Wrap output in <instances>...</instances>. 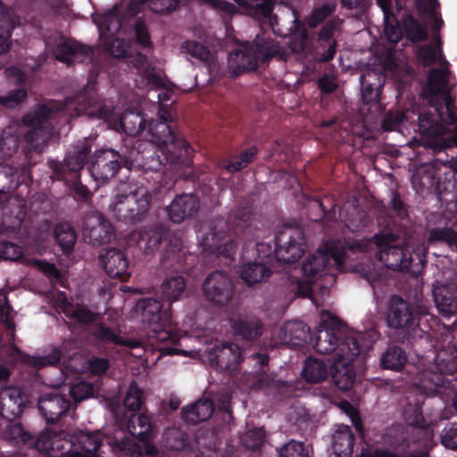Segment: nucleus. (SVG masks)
Here are the masks:
<instances>
[{
	"instance_id": "f257e3e1",
	"label": "nucleus",
	"mask_w": 457,
	"mask_h": 457,
	"mask_svg": "<svg viewBox=\"0 0 457 457\" xmlns=\"http://www.w3.org/2000/svg\"><path fill=\"white\" fill-rule=\"evenodd\" d=\"M448 77V70L445 65L432 71L424 90L426 98L435 105L440 122L432 114L421 113L419 116L420 129L423 133L435 137L449 134L442 147H450L457 144V111L449 96Z\"/></svg>"
},
{
	"instance_id": "f03ea898",
	"label": "nucleus",
	"mask_w": 457,
	"mask_h": 457,
	"mask_svg": "<svg viewBox=\"0 0 457 457\" xmlns=\"http://www.w3.org/2000/svg\"><path fill=\"white\" fill-rule=\"evenodd\" d=\"M102 442L99 431H78L70 436L48 429L38 436L35 447L50 457H95Z\"/></svg>"
},
{
	"instance_id": "7ed1b4c3",
	"label": "nucleus",
	"mask_w": 457,
	"mask_h": 457,
	"mask_svg": "<svg viewBox=\"0 0 457 457\" xmlns=\"http://www.w3.org/2000/svg\"><path fill=\"white\" fill-rule=\"evenodd\" d=\"M349 249L368 254L374 252L378 260L392 270H408L414 261L402 248L400 239L391 233L377 234L370 240L354 242L349 245Z\"/></svg>"
},
{
	"instance_id": "20e7f679",
	"label": "nucleus",
	"mask_w": 457,
	"mask_h": 457,
	"mask_svg": "<svg viewBox=\"0 0 457 457\" xmlns=\"http://www.w3.org/2000/svg\"><path fill=\"white\" fill-rule=\"evenodd\" d=\"M372 345L368 334H355L348 337L338 348L337 357L332 368L333 379L341 390H348L354 383V370L352 366L356 358Z\"/></svg>"
},
{
	"instance_id": "39448f33",
	"label": "nucleus",
	"mask_w": 457,
	"mask_h": 457,
	"mask_svg": "<svg viewBox=\"0 0 457 457\" xmlns=\"http://www.w3.org/2000/svg\"><path fill=\"white\" fill-rule=\"evenodd\" d=\"M132 316L139 320L149 329L151 337H156L158 342L170 341L179 343L187 337V333L162 329L163 323L170 318L169 311L162 310L160 301L153 298L139 300L132 310Z\"/></svg>"
},
{
	"instance_id": "423d86ee",
	"label": "nucleus",
	"mask_w": 457,
	"mask_h": 457,
	"mask_svg": "<svg viewBox=\"0 0 457 457\" xmlns=\"http://www.w3.org/2000/svg\"><path fill=\"white\" fill-rule=\"evenodd\" d=\"M254 46L245 43L234 49L228 58V66L234 75L257 68L260 61L276 56L279 54V46L270 37L258 35Z\"/></svg>"
},
{
	"instance_id": "0eeeda50",
	"label": "nucleus",
	"mask_w": 457,
	"mask_h": 457,
	"mask_svg": "<svg viewBox=\"0 0 457 457\" xmlns=\"http://www.w3.org/2000/svg\"><path fill=\"white\" fill-rule=\"evenodd\" d=\"M161 121L149 124V133L153 141L161 148L168 162H174L182 153L187 152L188 145L181 138L173 135L170 127L166 123L172 120L170 111L164 107L159 109Z\"/></svg>"
},
{
	"instance_id": "6e6552de",
	"label": "nucleus",
	"mask_w": 457,
	"mask_h": 457,
	"mask_svg": "<svg viewBox=\"0 0 457 457\" xmlns=\"http://www.w3.org/2000/svg\"><path fill=\"white\" fill-rule=\"evenodd\" d=\"M355 334L361 333L348 331L347 328L337 317L327 311H322L320 313V323L315 339V349L317 352L323 354L336 352V359L341 343L345 341L348 337Z\"/></svg>"
},
{
	"instance_id": "1a4fd4ad",
	"label": "nucleus",
	"mask_w": 457,
	"mask_h": 457,
	"mask_svg": "<svg viewBox=\"0 0 457 457\" xmlns=\"http://www.w3.org/2000/svg\"><path fill=\"white\" fill-rule=\"evenodd\" d=\"M306 248L304 234L298 227L284 226L276 235V255L281 262L298 261Z\"/></svg>"
},
{
	"instance_id": "9d476101",
	"label": "nucleus",
	"mask_w": 457,
	"mask_h": 457,
	"mask_svg": "<svg viewBox=\"0 0 457 457\" xmlns=\"http://www.w3.org/2000/svg\"><path fill=\"white\" fill-rule=\"evenodd\" d=\"M227 228L224 220L201 225L198 234L199 244L203 250L222 255L230 254L235 248V244L228 234Z\"/></svg>"
},
{
	"instance_id": "9b49d317",
	"label": "nucleus",
	"mask_w": 457,
	"mask_h": 457,
	"mask_svg": "<svg viewBox=\"0 0 457 457\" xmlns=\"http://www.w3.org/2000/svg\"><path fill=\"white\" fill-rule=\"evenodd\" d=\"M345 251L340 242H328L303 264V271L306 277H312L323 271L330 259L338 270H343Z\"/></svg>"
},
{
	"instance_id": "f8f14e48",
	"label": "nucleus",
	"mask_w": 457,
	"mask_h": 457,
	"mask_svg": "<svg viewBox=\"0 0 457 457\" xmlns=\"http://www.w3.org/2000/svg\"><path fill=\"white\" fill-rule=\"evenodd\" d=\"M122 161V156L117 151L100 149L92 155L88 170L96 181L104 183L117 174Z\"/></svg>"
},
{
	"instance_id": "ddd939ff",
	"label": "nucleus",
	"mask_w": 457,
	"mask_h": 457,
	"mask_svg": "<svg viewBox=\"0 0 457 457\" xmlns=\"http://www.w3.org/2000/svg\"><path fill=\"white\" fill-rule=\"evenodd\" d=\"M204 298L217 306L228 304L235 294L231 278L225 273L215 271L211 273L203 283Z\"/></svg>"
},
{
	"instance_id": "4468645a",
	"label": "nucleus",
	"mask_w": 457,
	"mask_h": 457,
	"mask_svg": "<svg viewBox=\"0 0 457 457\" xmlns=\"http://www.w3.org/2000/svg\"><path fill=\"white\" fill-rule=\"evenodd\" d=\"M50 112L51 108L43 105L23 118L24 123L31 129L26 133L25 139L35 151H42L49 138V131L44 124L50 116Z\"/></svg>"
},
{
	"instance_id": "2eb2a0df",
	"label": "nucleus",
	"mask_w": 457,
	"mask_h": 457,
	"mask_svg": "<svg viewBox=\"0 0 457 457\" xmlns=\"http://www.w3.org/2000/svg\"><path fill=\"white\" fill-rule=\"evenodd\" d=\"M205 353L209 364L220 370H236L241 361L240 348L235 344H216L208 347Z\"/></svg>"
},
{
	"instance_id": "dca6fc26",
	"label": "nucleus",
	"mask_w": 457,
	"mask_h": 457,
	"mask_svg": "<svg viewBox=\"0 0 457 457\" xmlns=\"http://www.w3.org/2000/svg\"><path fill=\"white\" fill-rule=\"evenodd\" d=\"M46 47L49 49L55 58L62 62L70 64L74 62H84L91 59L93 51L90 47L82 46L81 44L58 37L54 44L48 41Z\"/></svg>"
},
{
	"instance_id": "f3484780",
	"label": "nucleus",
	"mask_w": 457,
	"mask_h": 457,
	"mask_svg": "<svg viewBox=\"0 0 457 457\" xmlns=\"http://www.w3.org/2000/svg\"><path fill=\"white\" fill-rule=\"evenodd\" d=\"M451 281L437 280L434 285V302L438 312L445 317H451L457 313V278L450 271Z\"/></svg>"
},
{
	"instance_id": "a211bd4d",
	"label": "nucleus",
	"mask_w": 457,
	"mask_h": 457,
	"mask_svg": "<svg viewBox=\"0 0 457 457\" xmlns=\"http://www.w3.org/2000/svg\"><path fill=\"white\" fill-rule=\"evenodd\" d=\"M112 227L98 212H89L83 220V237L89 244L100 245L111 241Z\"/></svg>"
},
{
	"instance_id": "6ab92c4d",
	"label": "nucleus",
	"mask_w": 457,
	"mask_h": 457,
	"mask_svg": "<svg viewBox=\"0 0 457 457\" xmlns=\"http://www.w3.org/2000/svg\"><path fill=\"white\" fill-rule=\"evenodd\" d=\"M387 323L396 329L409 331L416 326V317L411 305L398 296H392L388 303Z\"/></svg>"
},
{
	"instance_id": "aec40b11",
	"label": "nucleus",
	"mask_w": 457,
	"mask_h": 457,
	"mask_svg": "<svg viewBox=\"0 0 457 457\" xmlns=\"http://www.w3.org/2000/svg\"><path fill=\"white\" fill-rule=\"evenodd\" d=\"M199 208L196 197L192 194H182L176 196L167 207L169 219L175 223H180L194 217Z\"/></svg>"
},
{
	"instance_id": "412c9836",
	"label": "nucleus",
	"mask_w": 457,
	"mask_h": 457,
	"mask_svg": "<svg viewBox=\"0 0 457 457\" xmlns=\"http://www.w3.org/2000/svg\"><path fill=\"white\" fill-rule=\"evenodd\" d=\"M1 416L12 420L19 417L27 403L25 395L18 387H7L0 392Z\"/></svg>"
},
{
	"instance_id": "4be33fe9",
	"label": "nucleus",
	"mask_w": 457,
	"mask_h": 457,
	"mask_svg": "<svg viewBox=\"0 0 457 457\" xmlns=\"http://www.w3.org/2000/svg\"><path fill=\"white\" fill-rule=\"evenodd\" d=\"M129 208L124 209L129 215L128 220L136 221L141 220L149 211L152 203V195L144 187L133 184V192L129 194Z\"/></svg>"
},
{
	"instance_id": "5701e85b",
	"label": "nucleus",
	"mask_w": 457,
	"mask_h": 457,
	"mask_svg": "<svg viewBox=\"0 0 457 457\" xmlns=\"http://www.w3.org/2000/svg\"><path fill=\"white\" fill-rule=\"evenodd\" d=\"M100 260L110 277L125 278L129 276V261L122 251L116 248L107 249L100 256Z\"/></svg>"
},
{
	"instance_id": "b1692460",
	"label": "nucleus",
	"mask_w": 457,
	"mask_h": 457,
	"mask_svg": "<svg viewBox=\"0 0 457 457\" xmlns=\"http://www.w3.org/2000/svg\"><path fill=\"white\" fill-rule=\"evenodd\" d=\"M309 336V329L300 321H287L274 333L276 343L298 346L304 343Z\"/></svg>"
},
{
	"instance_id": "393cba45",
	"label": "nucleus",
	"mask_w": 457,
	"mask_h": 457,
	"mask_svg": "<svg viewBox=\"0 0 457 457\" xmlns=\"http://www.w3.org/2000/svg\"><path fill=\"white\" fill-rule=\"evenodd\" d=\"M69 406V401L56 393L43 395L38 400V410L47 422L57 421Z\"/></svg>"
},
{
	"instance_id": "a878e982",
	"label": "nucleus",
	"mask_w": 457,
	"mask_h": 457,
	"mask_svg": "<svg viewBox=\"0 0 457 457\" xmlns=\"http://www.w3.org/2000/svg\"><path fill=\"white\" fill-rule=\"evenodd\" d=\"M353 452V435L348 426L341 425L333 435L329 457H351Z\"/></svg>"
},
{
	"instance_id": "bb28decb",
	"label": "nucleus",
	"mask_w": 457,
	"mask_h": 457,
	"mask_svg": "<svg viewBox=\"0 0 457 457\" xmlns=\"http://www.w3.org/2000/svg\"><path fill=\"white\" fill-rule=\"evenodd\" d=\"M383 81L382 74L373 70L361 76V83L362 85L361 98L363 102L366 104L378 103Z\"/></svg>"
},
{
	"instance_id": "cd10ccee",
	"label": "nucleus",
	"mask_w": 457,
	"mask_h": 457,
	"mask_svg": "<svg viewBox=\"0 0 457 457\" xmlns=\"http://www.w3.org/2000/svg\"><path fill=\"white\" fill-rule=\"evenodd\" d=\"M241 9L242 12L269 20L270 26L273 28L276 23V18L272 16V7L270 0H235Z\"/></svg>"
},
{
	"instance_id": "c85d7f7f",
	"label": "nucleus",
	"mask_w": 457,
	"mask_h": 457,
	"mask_svg": "<svg viewBox=\"0 0 457 457\" xmlns=\"http://www.w3.org/2000/svg\"><path fill=\"white\" fill-rule=\"evenodd\" d=\"M340 219L352 231L360 230L368 223L365 212L355 205L354 200L348 201L343 205Z\"/></svg>"
},
{
	"instance_id": "c756f323",
	"label": "nucleus",
	"mask_w": 457,
	"mask_h": 457,
	"mask_svg": "<svg viewBox=\"0 0 457 457\" xmlns=\"http://www.w3.org/2000/svg\"><path fill=\"white\" fill-rule=\"evenodd\" d=\"M132 192L133 183L131 182H121L115 189L110 210L120 220H128L129 215H126L123 210L129 208V194L131 195Z\"/></svg>"
},
{
	"instance_id": "7c9ffc66",
	"label": "nucleus",
	"mask_w": 457,
	"mask_h": 457,
	"mask_svg": "<svg viewBox=\"0 0 457 457\" xmlns=\"http://www.w3.org/2000/svg\"><path fill=\"white\" fill-rule=\"evenodd\" d=\"M18 16L7 7H0V54L11 46V31L18 24Z\"/></svg>"
},
{
	"instance_id": "2f4dec72",
	"label": "nucleus",
	"mask_w": 457,
	"mask_h": 457,
	"mask_svg": "<svg viewBox=\"0 0 457 457\" xmlns=\"http://www.w3.org/2000/svg\"><path fill=\"white\" fill-rule=\"evenodd\" d=\"M128 428L133 437L143 443H146L154 434V426L149 416L144 413L131 415Z\"/></svg>"
},
{
	"instance_id": "473e14b6",
	"label": "nucleus",
	"mask_w": 457,
	"mask_h": 457,
	"mask_svg": "<svg viewBox=\"0 0 457 457\" xmlns=\"http://www.w3.org/2000/svg\"><path fill=\"white\" fill-rule=\"evenodd\" d=\"M212 412V403L207 399H200L195 403L183 408L182 418L188 423L196 424L209 419Z\"/></svg>"
},
{
	"instance_id": "72a5a7b5",
	"label": "nucleus",
	"mask_w": 457,
	"mask_h": 457,
	"mask_svg": "<svg viewBox=\"0 0 457 457\" xmlns=\"http://www.w3.org/2000/svg\"><path fill=\"white\" fill-rule=\"evenodd\" d=\"M234 332L245 340L257 339L262 334V324L253 317H240L233 321Z\"/></svg>"
},
{
	"instance_id": "f704fd0d",
	"label": "nucleus",
	"mask_w": 457,
	"mask_h": 457,
	"mask_svg": "<svg viewBox=\"0 0 457 457\" xmlns=\"http://www.w3.org/2000/svg\"><path fill=\"white\" fill-rule=\"evenodd\" d=\"M94 20L99 28L100 36L103 39L107 40L108 37H112L121 28V20L117 6L107 14L96 16Z\"/></svg>"
},
{
	"instance_id": "c9c22d12",
	"label": "nucleus",
	"mask_w": 457,
	"mask_h": 457,
	"mask_svg": "<svg viewBox=\"0 0 457 457\" xmlns=\"http://www.w3.org/2000/svg\"><path fill=\"white\" fill-rule=\"evenodd\" d=\"M11 349L12 354L15 355L16 359L21 360L22 362L27 363L32 367L41 369L47 365H53L58 362L61 359V352L58 349H53L51 353L45 356H29L21 353V351L15 346L12 345Z\"/></svg>"
},
{
	"instance_id": "e433bc0d",
	"label": "nucleus",
	"mask_w": 457,
	"mask_h": 457,
	"mask_svg": "<svg viewBox=\"0 0 457 457\" xmlns=\"http://www.w3.org/2000/svg\"><path fill=\"white\" fill-rule=\"evenodd\" d=\"M302 375L310 383H320L328 378V365L320 359L309 358L304 363Z\"/></svg>"
},
{
	"instance_id": "4c0bfd02",
	"label": "nucleus",
	"mask_w": 457,
	"mask_h": 457,
	"mask_svg": "<svg viewBox=\"0 0 457 457\" xmlns=\"http://www.w3.org/2000/svg\"><path fill=\"white\" fill-rule=\"evenodd\" d=\"M186 289V280L184 277L174 275L168 277L163 280L161 286V293L163 298L170 303L178 301Z\"/></svg>"
},
{
	"instance_id": "58836bf2",
	"label": "nucleus",
	"mask_w": 457,
	"mask_h": 457,
	"mask_svg": "<svg viewBox=\"0 0 457 457\" xmlns=\"http://www.w3.org/2000/svg\"><path fill=\"white\" fill-rule=\"evenodd\" d=\"M112 450L116 453H124L125 454L140 453L141 449L138 444L125 435L122 429H116L112 438L109 441Z\"/></svg>"
},
{
	"instance_id": "ea45409f",
	"label": "nucleus",
	"mask_w": 457,
	"mask_h": 457,
	"mask_svg": "<svg viewBox=\"0 0 457 457\" xmlns=\"http://www.w3.org/2000/svg\"><path fill=\"white\" fill-rule=\"evenodd\" d=\"M91 145L87 141H84L74 146L65 159V164L71 171L77 172L80 170L87 157Z\"/></svg>"
},
{
	"instance_id": "a19ab883",
	"label": "nucleus",
	"mask_w": 457,
	"mask_h": 457,
	"mask_svg": "<svg viewBox=\"0 0 457 457\" xmlns=\"http://www.w3.org/2000/svg\"><path fill=\"white\" fill-rule=\"evenodd\" d=\"M180 51L182 54H186L188 59H196L207 63L212 62L213 59L212 53L207 47L194 40L183 42L180 46Z\"/></svg>"
},
{
	"instance_id": "79ce46f5",
	"label": "nucleus",
	"mask_w": 457,
	"mask_h": 457,
	"mask_svg": "<svg viewBox=\"0 0 457 457\" xmlns=\"http://www.w3.org/2000/svg\"><path fill=\"white\" fill-rule=\"evenodd\" d=\"M121 129L128 135L137 136L143 129L144 120L140 113L135 111H128L119 117Z\"/></svg>"
},
{
	"instance_id": "37998d69",
	"label": "nucleus",
	"mask_w": 457,
	"mask_h": 457,
	"mask_svg": "<svg viewBox=\"0 0 457 457\" xmlns=\"http://www.w3.org/2000/svg\"><path fill=\"white\" fill-rule=\"evenodd\" d=\"M270 275V270L262 262H249L243 266L241 278L249 285L261 282Z\"/></svg>"
},
{
	"instance_id": "c03bdc74",
	"label": "nucleus",
	"mask_w": 457,
	"mask_h": 457,
	"mask_svg": "<svg viewBox=\"0 0 457 457\" xmlns=\"http://www.w3.org/2000/svg\"><path fill=\"white\" fill-rule=\"evenodd\" d=\"M407 356L399 347H390L381 357V362L385 369L400 370L405 364Z\"/></svg>"
},
{
	"instance_id": "a18cd8bd",
	"label": "nucleus",
	"mask_w": 457,
	"mask_h": 457,
	"mask_svg": "<svg viewBox=\"0 0 457 457\" xmlns=\"http://www.w3.org/2000/svg\"><path fill=\"white\" fill-rule=\"evenodd\" d=\"M136 62L138 65V69L146 79L148 85L154 88H161L165 87V81L159 73H155L151 66L148 64L147 60L142 54L136 56Z\"/></svg>"
},
{
	"instance_id": "49530a36",
	"label": "nucleus",
	"mask_w": 457,
	"mask_h": 457,
	"mask_svg": "<svg viewBox=\"0 0 457 457\" xmlns=\"http://www.w3.org/2000/svg\"><path fill=\"white\" fill-rule=\"evenodd\" d=\"M56 241L63 251H70L76 242V233L70 224L58 225L54 230Z\"/></svg>"
},
{
	"instance_id": "de8ad7c7",
	"label": "nucleus",
	"mask_w": 457,
	"mask_h": 457,
	"mask_svg": "<svg viewBox=\"0 0 457 457\" xmlns=\"http://www.w3.org/2000/svg\"><path fill=\"white\" fill-rule=\"evenodd\" d=\"M137 236L139 246L148 252L155 250L162 242V233L156 228L141 230Z\"/></svg>"
},
{
	"instance_id": "09e8293b",
	"label": "nucleus",
	"mask_w": 457,
	"mask_h": 457,
	"mask_svg": "<svg viewBox=\"0 0 457 457\" xmlns=\"http://www.w3.org/2000/svg\"><path fill=\"white\" fill-rule=\"evenodd\" d=\"M62 311L69 318H71L82 324H87L95 320L96 314L83 306L73 307L69 303H63Z\"/></svg>"
},
{
	"instance_id": "8fccbe9b",
	"label": "nucleus",
	"mask_w": 457,
	"mask_h": 457,
	"mask_svg": "<svg viewBox=\"0 0 457 457\" xmlns=\"http://www.w3.org/2000/svg\"><path fill=\"white\" fill-rule=\"evenodd\" d=\"M0 317L1 321L8 330L7 337L10 340L14 337V323L12 321V308L8 304L6 293L4 290L0 291Z\"/></svg>"
},
{
	"instance_id": "3c124183",
	"label": "nucleus",
	"mask_w": 457,
	"mask_h": 457,
	"mask_svg": "<svg viewBox=\"0 0 457 457\" xmlns=\"http://www.w3.org/2000/svg\"><path fill=\"white\" fill-rule=\"evenodd\" d=\"M428 241H443L448 245H454L457 246V221L452 228L432 229L428 237Z\"/></svg>"
},
{
	"instance_id": "603ef678",
	"label": "nucleus",
	"mask_w": 457,
	"mask_h": 457,
	"mask_svg": "<svg viewBox=\"0 0 457 457\" xmlns=\"http://www.w3.org/2000/svg\"><path fill=\"white\" fill-rule=\"evenodd\" d=\"M434 166L432 164L422 165L413 175L412 184L413 187L418 190L419 187H428L433 184Z\"/></svg>"
},
{
	"instance_id": "864d4df0",
	"label": "nucleus",
	"mask_w": 457,
	"mask_h": 457,
	"mask_svg": "<svg viewBox=\"0 0 457 457\" xmlns=\"http://www.w3.org/2000/svg\"><path fill=\"white\" fill-rule=\"evenodd\" d=\"M97 337L103 341L127 345L130 348H137L141 345V343L137 340H123L110 328L104 326H99L97 329Z\"/></svg>"
},
{
	"instance_id": "5fc2aeb1",
	"label": "nucleus",
	"mask_w": 457,
	"mask_h": 457,
	"mask_svg": "<svg viewBox=\"0 0 457 457\" xmlns=\"http://www.w3.org/2000/svg\"><path fill=\"white\" fill-rule=\"evenodd\" d=\"M143 391L135 384H131L123 401L124 407L130 411H137L142 405Z\"/></svg>"
},
{
	"instance_id": "6e6d98bb",
	"label": "nucleus",
	"mask_w": 457,
	"mask_h": 457,
	"mask_svg": "<svg viewBox=\"0 0 457 457\" xmlns=\"http://www.w3.org/2000/svg\"><path fill=\"white\" fill-rule=\"evenodd\" d=\"M19 146V138L9 130H4L0 138V154L3 157L11 156Z\"/></svg>"
},
{
	"instance_id": "4d7b16f0",
	"label": "nucleus",
	"mask_w": 457,
	"mask_h": 457,
	"mask_svg": "<svg viewBox=\"0 0 457 457\" xmlns=\"http://www.w3.org/2000/svg\"><path fill=\"white\" fill-rule=\"evenodd\" d=\"M4 437L8 440L14 441L15 444H26L30 439V436L19 423L8 424L4 430Z\"/></svg>"
},
{
	"instance_id": "13d9d810",
	"label": "nucleus",
	"mask_w": 457,
	"mask_h": 457,
	"mask_svg": "<svg viewBox=\"0 0 457 457\" xmlns=\"http://www.w3.org/2000/svg\"><path fill=\"white\" fill-rule=\"evenodd\" d=\"M96 393L95 386L88 382H79L70 390L71 396L75 402H80L91 396Z\"/></svg>"
},
{
	"instance_id": "bf43d9fd",
	"label": "nucleus",
	"mask_w": 457,
	"mask_h": 457,
	"mask_svg": "<svg viewBox=\"0 0 457 457\" xmlns=\"http://www.w3.org/2000/svg\"><path fill=\"white\" fill-rule=\"evenodd\" d=\"M264 431L262 428H253L241 436V443L248 449L258 448L263 441Z\"/></svg>"
},
{
	"instance_id": "052dcab7",
	"label": "nucleus",
	"mask_w": 457,
	"mask_h": 457,
	"mask_svg": "<svg viewBox=\"0 0 457 457\" xmlns=\"http://www.w3.org/2000/svg\"><path fill=\"white\" fill-rule=\"evenodd\" d=\"M256 154L255 149L251 148L243 153L240 156L236 157L229 163L223 167L229 172H235L245 168L249 162H251Z\"/></svg>"
},
{
	"instance_id": "680f3d73",
	"label": "nucleus",
	"mask_w": 457,
	"mask_h": 457,
	"mask_svg": "<svg viewBox=\"0 0 457 457\" xmlns=\"http://www.w3.org/2000/svg\"><path fill=\"white\" fill-rule=\"evenodd\" d=\"M418 56L425 65H429L441 58V51L435 45L424 46L419 48Z\"/></svg>"
},
{
	"instance_id": "e2e57ef3",
	"label": "nucleus",
	"mask_w": 457,
	"mask_h": 457,
	"mask_svg": "<svg viewBox=\"0 0 457 457\" xmlns=\"http://www.w3.org/2000/svg\"><path fill=\"white\" fill-rule=\"evenodd\" d=\"M280 457H308V453L302 443L291 440L280 449Z\"/></svg>"
},
{
	"instance_id": "0e129e2a",
	"label": "nucleus",
	"mask_w": 457,
	"mask_h": 457,
	"mask_svg": "<svg viewBox=\"0 0 457 457\" xmlns=\"http://www.w3.org/2000/svg\"><path fill=\"white\" fill-rule=\"evenodd\" d=\"M335 10V5L332 4H324L321 6L314 9L310 15L308 23L311 27H316L325 18L329 16Z\"/></svg>"
},
{
	"instance_id": "69168bd1",
	"label": "nucleus",
	"mask_w": 457,
	"mask_h": 457,
	"mask_svg": "<svg viewBox=\"0 0 457 457\" xmlns=\"http://www.w3.org/2000/svg\"><path fill=\"white\" fill-rule=\"evenodd\" d=\"M405 114L401 112H390L383 121V127L386 130L402 131L401 126L405 120Z\"/></svg>"
},
{
	"instance_id": "338daca9",
	"label": "nucleus",
	"mask_w": 457,
	"mask_h": 457,
	"mask_svg": "<svg viewBox=\"0 0 457 457\" xmlns=\"http://www.w3.org/2000/svg\"><path fill=\"white\" fill-rule=\"evenodd\" d=\"M22 255L21 248L10 242H0V258L6 260H18Z\"/></svg>"
},
{
	"instance_id": "774afa93",
	"label": "nucleus",
	"mask_w": 457,
	"mask_h": 457,
	"mask_svg": "<svg viewBox=\"0 0 457 457\" xmlns=\"http://www.w3.org/2000/svg\"><path fill=\"white\" fill-rule=\"evenodd\" d=\"M442 444L451 449H457V423L445 428L441 436Z\"/></svg>"
}]
</instances>
